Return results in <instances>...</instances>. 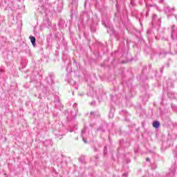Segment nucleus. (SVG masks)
Instances as JSON below:
<instances>
[{
    "instance_id": "39448f33",
    "label": "nucleus",
    "mask_w": 177,
    "mask_h": 177,
    "mask_svg": "<svg viewBox=\"0 0 177 177\" xmlns=\"http://www.w3.org/2000/svg\"><path fill=\"white\" fill-rule=\"evenodd\" d=\"M147 161H149V158H147Z\"/></svg>"
},
{
    "instance_id": "20e7f679",
    "label": "nucleus",
    "mask_w": 177,
    "mask_h": 177,
    "mask_svg": "<svg viewBox=\"0 0 177 177\" xmlns=\"http://www.w3.org/2000/svg\"><path fill=\"white\" fill-rule=\"evenodd\" d=\"M84 143H86V140H84Z\"/></svg>"
},
{
    "instance_id": "7ed1b4c3",
    "label": "nucleus",
    "mask_w": 177,
    "mask_h": 177,
    "mask_svg": "<svg viewBox=\"0 0 177 177\" xmlns=\"http://www.w3.org/2000/svg\"><path fill=\"white\" fill-rule=\"evenodd\" d=\"M86 3H88V0H86L85 1V5H86Z\"/></svg>"
},
{
    "instance_id": "f257e3e1",
    "label": "nucleus",
    "mask_w": 177,
    "mask_h": 177,
    "mask_svg": "<svg viewBox=\"0 0 177 177\" xmlns=\"http://www.w3.org/2000/svg\"><path fill=\"white\" fill-rule=\"evenodd\" d=\"M152 125L153 128H156V129H158V128H160V122L158 121L153 122Z\"/></svg>"
},
{
    "instance_id": "f03ea898",
    "label": "nucleus",
    "mask_w": 177,
    "mask_h": 177,
    "mask_svg": "<svg viewBox=\"0 0 177 177\" xmlns=\"http://www.w3.org/2000/svg\"><path fill=\"white\" fill-rule=\"evenodd\" d=\"M30 41H31V43H32V45L33 46H35V41H36V39H35V37H32V36H30Z\"/></svg>"
}]
</instances>
